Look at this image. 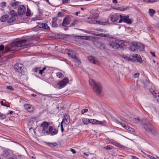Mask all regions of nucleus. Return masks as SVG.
Listing matches in <instances>:
<instances>
[{"mask_svg":"<svg viewBox=\"0 0 159 159\" xmlns=\"http://www.w3.org/2000/svg\"><path fill=\"white\" fill-rule=\"evenodd\" d=\"M89 82L92 87L93 86L94 91L98 94H100L101 92V85L99 82H95L93 79H89Z\"/></svg>","mask_w":159,"mask_h":159,"instance_id":"1","label":"nucleus"},{"mask_svg":"<svg viewBox=\"0 0 159 159\" xmlns=\"http://www.w3.org/2000/svg\"><path fill=\"white\" fill-rule=\"evenodd\" d=\"M98 17V15L97 14H94L92 15L91 17L88 18L87 20V22L90 24H102V22H99L97 21V19Z\"/></svg>","mask_w":159,"mask_h":159,"instance_id":"2","label":"nucleus"},{"mask_svg":"<svg viewBox=\"0 0 159 159\" xmlns=\"http://www.w3.org/2000/svg\"><path fill=\"white\" fill-rule=\"evenodd\" d=\"M14 68L16 71L19 72L21 74L25 75L26 72V69L24 66L21 63H17L14 66Z\"/></svg>","mask_w":159,"mask_h":159,"instance_id":"3","label":"nucleus"},{"mask_svg":"<svg viewBox=\"0 0 159 159\" xmlns=\"http://www.w3.org/2000/svg\"><path fill=\"white\" fill-rule=\"evenodd\" d=\"M144 128L147 132L150 133L153 135H156L157 134L156 129L150 124H148L147 123H146L144 126Z\"/></svg>","mask_w":159,"mask_h":159,"instance_id":"4","label":"nucleus"},{"mask_svg":"<svg viewBox=\"0 0 159 159\" xmlns=\"http://www.w3.org/2000/svg\"><path fill=\"white\" fill-rule=\"evenodd\" d=\"M41 126L42 128L43 133L44 134H48L50 129V126H49L48 123L47 122L44 121L41 124Z\"/></svg>","mask_w":159,"mask_h":159,"instance_id":"5","label":"nucleus"},{"mask_svg":"<svg viewBox=\"0 0 159 159\" xmlns=\"http://www.w3.org/2000/svg\"><path fill=\"white\" fill-rule=\"evenodd\" d=\"M120 20L119 21V23H121L122 21L124 22H126L127 24H130L131 22V20L129 19V16H122L121 15H120Z\"/></svg>","mask_w":159,"mask_h":159,"instance_id":"6","label":"nucleus"},{"mask_svg":"<svg viewBox=\"0 0 159 159\" xmlns=\"http://www.w3.org/2000/svg\"><path fill=\"white\" fill-rule=\"evenodd\" d=\"M27 40H20L16 41L15 43V44L16 47H25L28 45L26 43Z\"/></svg>","mask_w":159,"mask_h":159,"instance_id":"7","label":"nucleus"},{"mask_svg":"<svg viewBox=\"0 0 159 159\" xmlns=\"http://www.w3.org/2000/svg\"><path fill=\"white\" fill-rule=\"evenodd\" d=\"M68 81L69 80L67 78H65L61 81L58 84L57 87L59 89H60L64 87Z\"/></svg>","mask_w":159,"mask_h":159,"instance_id":"8","label":"nucleus"},{"mask_svg":"<svg viewBox=\"0 0 159 159\" xmlns=\"http://www.w3.org/2000/svg\"><path fill=\"white\" fill-rule=\"evenodd\" d=\"M116 44L117 49L119 48H122L124 46L127 45L128 43L125 41L119 39L116 40Z\"/></svg>","mask_w":159,"mask_h":159,"instance_id":"9","label":"nucleus"},{"mask_svg":"<svg viewBox=\"0 0 159 159\" xmlns=\"http://www.w3.org/2000/svg\"><path fill=\"white\" fill-rule=\"evenodd\" d=\"M26 11L25 7L23 5L20 6L18 8V13L19 15H22L25 14Z\"/></svg>","mask_w":159,"mask_h":159,"instance_id":"10","label":"nucleus"},{"mask_svg":"<svg viewBox=\"0 0 159 159\" xmlns=\"http://www.w3.org/2000/svg\"><path fill=\"white\" fill-rule=\"evenodd\" d=\"M49 133L48 134H51L52 135H54L57 134L58 133V130L54 128L52 126H50Z\"/></svg>","mask_w":159,"mask_h":159,"instance_id":"11","label":"nucleus"},{"mask_svg":"<svg viewBox=\"0 0 159 159\" xmlns=\"http://www.w3.org/2000/svg\"><path fill=\"white\" fill-rule=\"evenodd\" d=\"M119 17L120 15L118 14H112L110 16L111 20L112 22L116 21L118 20Z\"/></svg>","mask_w":159,"mask_h":159,"instance_id":"12","label":"nucleus"},{"mask_svg":"<svg viewBox=\"0 0 159 159\" xmlns=\"http://www.w3.org/2000/svg\"><path fill=\"white\" fill-rule=\"evenodd\" d=\"M89 123L94 124L103 125L104 122L102 121H99L97 120L93 119H89Z\"/></svg>","mask_w":159,"mask_h":159,"instance_id":"13","label":"nucleus"},{"mask_svg":"<svg viewBox=\"0 0 159 159\" xmlns=\"http://www.w3.org/2000/svg\"><path fill=\"white\" fill-rule=\"evenodd\" d=\"M88 60L90 62L93 63L94 64L98 65L99 64V61L97 59H95L93 56H90L88 57Z\"/></svg>","mask_w":159,"mask_h":159,"instance_id":"14","label":"nucleus"},{"mask_svg":"<svg viewBox=\"0 0 159 159\" xmlns=\"http://www.w3.org/2000/svg\"><path fill=\"white\" fill-rule=\"evenodd\" d=\"M24 108L29 112H31L33 111V107L32 105L27 104L24 105Z\"/></svg>","mask_w":159,"mask_h":159,"instance_id":"15","label":"nucleus"},{"mask_svg":"<svg viewBox=\"0 0 159 159\" xmlns=\"http://www.w3.org/2000/svg\"><path fill=\"white\" fill-rule=\"evenodd\" d=\"M66 52L67 53V54L69 56V57L72 58H73V57H75V52L71 50L67 49L66 50Z\"/></svg>","mask_w":159,"mask_h":159,"instance_id":"16","label":"nucleus"},{"mask_svg":"<svg viewBox=\"0 0 159 159\" xmlns=\"http://www.w3.org/2000/svg\"><path fill=\"white\" fill-rule=\"evenodd\" d=\"M70 19L68 17H66L63 20L62 25L63 26H66L70 24Z\"/></svg>","mask_w":159,"mask_h":159,"instance_id":"17","label":"nucleus"},{"mask_svg":"<svg viewBox=\"0 0 159 159\" xmlns=\"http://www.w3.org/2000/svg\"><path fill=\"white\" fill-rule=\"evenodd\" d=\"M122 126L126 129L128 130L131 132H134V129L131 128L127 125L123 124H122Z\"/></svg>","mask_w":159,"mask_h":159,"instance_id":"18","label":"nucleus"},{"mask_svg":"<svg viewBox=\"0 0 159 159\" xmlns=\"http://www.w3.org/2000/svg\"><path fill=\"white\" fill-rule=\"evenodd\" d=\"M38 27L39 28H42L44 29H47V30H49L50 28L46 24H43V23H39L38 25Z\"/></svg>","mask_w":159,"mask_h":159,"instance_id":"19","label":"nucleus"},{"mask_svg":"<svg viewBox=\"0 0 159 159\" xmlns=\"http://www.w3.org/2000/svg\"><path fill=\"white\" fill-rule=\"evenodd\" d=\"M36 120L35 117H33L31 118L28 123V125L30 126H33L34 124V122Z\"/></svg>","mask_w":159,"mask_h":159,"instance_id":"20","label":"nucleus"},{"mask_svg":"<svg viewBox=\"0 0 159 159\" xmlns=\"http://www.w3.org/2000/svg\"><path fill=\"white\" fill-rule=\"evenodd\" d=\"M68 116H64V118L63 119L61 123H62L63 125H67L69 122V120H68Z\"/></svg>","mask_w":159,"mask_h":159,"instance_id":"21","label":"nucleus"},{"mask_svg":"<svg viewBox=\"0 0 159 159\" xmlns=\"http://www.w3.org/2000/svg\"><path fill=\"white\" fill-rule=\"evenodd\" d=\"M132 57L134 58H136L138 62L140 63L142 62L141 57L138 56L137 54H133Z\"/></svg>","mask_w":159,"mask_h":159,"instance_id":"22","label":"nucleus"},{"mask_svg":"<svg viewBox=\"0 0 159 159\" xmlns=\"http://www.w3.org/2000/svg\"><path fill=\"white\" fill-rule=\"evenodd\" d=\"M73 59V61L76 63V65H79L80 64V61L79 60V58L76 56L72 58Z\"/></svg>","mask_w":159,"mask_h":159,"instance_id":"23","label":"nucleus"},{"mask_svg":"<svg viewBox=\"0 0 159 159\" xmlns=\"http://www.w3.org/2000/svg\"><path fill=\"white\" fill-rule=\"evenodd\" d=\"M9 18V16L7 15H5L2 16L0 19V20L2 22L7 21V19Z\"/></svg>","mask_w":159,"mask_h":159,"instance_id":"24","label":"nucleus"},{"mask_svg":"<svg viewBox=\"0 0 159 159\" xmlns=\"http://www.w3.org/2000/svg\"><path fill=\"white\" fill-rule=\"evenodd\" d=\"M46 69V67H43L42 70H40L39 68H35L34 69V70L35 72H39V74H40L41 75H42L44 70H45Z\"/></svg>","mask_w":159,"mask_h":159,"instance_id":"25","label":"nucleus"},{"mask_svg":"<svg viewBox=\"0 0 159 159\" xmlns=\"http://www.w3.org/2000/svg\"><path fill=\"white\" fill-rule=\"evenodd\" d=\"M110 45L114 49H117L116 44V40L115 42L110 41L109 42Z\"/></svg>","mask_w":159,"mask_h":159,"instance_id":"26","label":"nucleus"},{"mask_svg":"<svg viewBox=\"0 0 159 159\" xmlns=\"http://www.w3.org/2000/svg\"><path fill=\"white\" fill-rule=\"evenodd\" d=\"M57 21V18H55L52 19V25L53 27H57L58 25L56 23Z\"/></svg>","mask_w":159,"mask_h":159,"instance_id":"27","label":"nucleus"},{"mask_svg":"<svg viewBox=\"0 0 159 159\" xmlns=\"http://www.w3.org/2000/svg\"><path fill=\"white\" fill-rule=\"evenodd\" d=\"M18 2H11L10 4V5L11 7L13 8H16L18 6Z\"/></svg>","mask_w":159,"mask_h":159,"instance_id":"28","label":"nucleus"},{"mask_svg":"<svg viewBox=\"0 0 159 159\" xmlns=\"http://www.w3.org/2000/svg\"><path fill=\"white\" fill-rule=\"evenodd\" d=\"M16 20L15 17L11 16L9 19H7V22L8 23H11L13 22Z\"/></svg>","mask_w":159,"mask_h":159,"instance_id":"29","label":"nucleus"},{"mask_svg":"<svg viewBox=\"0 0 159 159\" xmlns=\"http://www.w3.org/2000/svg\"><path fill=\"white\" fill-rule=\"evenodd\" d=\"M9 14L11 15L12 16H18V14L16 12H15V11L13 10L10 11Z\"/></svg>","mask_w":159,"mask_h":159,"instance_id":"30","label":"nucleus"},{"mask_svg":"<svg viewBox=\"0 0 159 159\" xmlns=\"http://www.w3.org/2000/svg\"><path fill=\"white\" fill-rule=\"evenodd\" d=\"M76 38L77 39H85L87 40L89 38V37L88 36H77Z\"/></svg>","mask_w":159,"mask_h":159,"instance_id":"31","label":"nucleus"},{"mask_svg":"<svg viewBox=\"0 0 159 159\" xmlns=\"http://www.w3.org/2000/svg\"><path fill=\"white\" fill-rule=\"evenodd\" d=\"M56 75L57 77L60 78H62L64 77L63 74L60 72H59L56 73Z\"/></svg>","mask_w":159,"mask_h":159,"instance_id":"32","label":"nucleus"},{"mask_svg":"<svg viewBox=\"0 0 159 159\" xmlns=\"http://www.w3.org/2000/svg\"><path fill=\"white\" fill-rule=\"evenodd\" d=\"M149 13L151 16H152L155 13V11L152 9L149 10Z\"/></svg>","mask_w":159,"mask_h":159,"instance_id":"33","label":"nucleus"},{"mask_svg":"<svg viewBox=\"0 0 159 159\" xmlns=\"http://www.w3.org/2000/svg\"><path fill=\"white\" fill-rule=\"evenodd\" d=\"M93 34L94 35L100 36L101 37H106V34H104L103 33H94Z\"/></svg>","mask_w":159,"mask_h":159,"instance_id":"34","label":"nucleus"},{"mask_svg":"<svg viewBox=\"0 0 159 159\" xmlns=\"http://www.w3.org/2000/svg\"><path fill=\"white\" fill-rule=\"evenodd\" d=\"M118 10L121 11H124L127 9V7L123 6H121L118 7Z\"/></svg>","mask_w":159,"mask_h":159,"instance_id":"35","label":"nucleus"},{"mask_svg":"<svg viewBox=\"0 0 159 159\" xmlns=\"http://www.w3.org/2000/svg\"><path fill=\"white\" fill-rule=\"evenodd\" d=\"M47 143L48 145L51 147H54L56 146L57 145V144L56 143Z\"/></svg>","mask_w":159,"mask_h":159,"instance_id":"36","label":"nucleus"},{"mask_svg":"<svg viewBox=\"0 0 159 159\" xmlns=\"http://www.w3.org/2000/svg\"><path fill=\"white\" fill-rule=\"evenodd\" d=\"M152 94L153 95L154 97L156 98L157 97H159V93H156L154 91H153L151 92Z\"/></svg>","mask_w":159,"mask_h":159,"instance_id":"37","label":"nucleus"},{"mask_svg":"<svg viewBox=\"0 0 159 159\" xmlns=\"http://www.w3.org/2000/svg\"><path fill=\"white\" fill-rule=\"evenodd\" d=\"M133 121L136 124H138L140 120L139 118H134L133 119Z\"/></svg>","mask_w":159,"mask_h":159,"instance_id":"38","label":"nucleus"},{"mask_svg":"<svg viewBox=\"0 0 159 159\" xmlns=\"http://www.w3.org/2000/svg\"><path fill=\"white\" fill-rule=\"evenodd\" d=\"M83 121L84 124L85 125L88 124L89 123V119H84L83 120Z\"/></svg>","mask_w":159,"mask_h":159,"instance_id":"39","label":"nucleus"},{"mask_svg":"<svg viewBox=\"0 0 159 159\" xmlns=\"http://www.w3.org/2000/svg\"><path fill=\"white\" fill-rule=\"evenodd\" d=\"M113 147L111 145H108L106 147H104V148L107 150H110L112 149Z\"/></svg>","mask_w":159,"mask_h":159,"instance_id":"40","label":"nucleus"},{"mask_svg":"<svg viewBox=\"0 0 159 159\" xmlns=\"http://www.w3.org/2000/svg\"><path fill=\"white\" fill-rule=\"evenodd\" d=\"M137 48V47L136 45H133L130 48V49L131 51H134Z\"/></svg>","mask_w":159,"mask_h":159,"instance_id":"41","label":"nucleus"},{"mask_svg":"<svg viewBox=\"0 0 159 159\" xmlns=\"http://www.w3.org/2000/svg\"><path fill=\"white\" fill-rule=\"evenodd\" d=\"M26 15V16H30L31 15L30 10L28 8L27 9Z\"/></svg>","mask_w":159,"mask_h":159,"instance_id":"42","label":"nucleus"},{"mask_svg":"<svg viewBox=\"0 0 159 159\" xmlns=\"http://www.w3.org/2000/svg\"><path fill=\"white\" fill-rule=\"evenodd\" d=\"M149 81L147 79H146L145 80L143 81V84L145 86H147V84H149Z\"/></svg>","mask_w":159,"mask_h":159,"instance_id":"43","label":"nucleus"},{"mask_svg":"<svg viewBox=\"0 0 159 159\" xmlns=\"http://www.w3.org/2000/svg\"><path fill=\"white\" fill-rule=\"evenodd\" d=\"M7 89L11 91H12L14 90V89L13 88V87L10 86H7Z\"/></svg>","mask_w":159,"mask_h":159,"instance_id":"44","label":"nucleus"},{"mask_svg":"<svg viewBox=\"0 0 159 159\" xmlns=\"http://www.w3.org/2000/svg\"><path fill=\"white\" fill-rule=\"evenodd\" d=\"M116 146H118L119 148H125V146L121 145L120 143H116Z\"/></svg>","mask_w":159,"mask_h":159,"instance_id":"45","label":"nucleus"},{"mask_svg":"<svg viewBox=\"0 0 159 159\" xmlns=\"http://www.w3.org/2000/svg\"><path fill=\"white\" fill-rule=\"evenodd\" d=\"M0 117L2 119H4L6 117V116L2 113H0Z\"/></svg>","mask_w":159,"mask_h":159,"instance_id":"46","label":"nucleus"},{"mask_svg":"<svg viewBox=\"0 0 159 159\" xmlns=\"http://www.w3.org/2000/svg\"><path fill=\"white\" fill-rule=\"evenodd\" d=\"M88 111V109H84L82 110L81 111V113L82 114H84L85 112H87Z\"/></svg>","mask_w":159,"mask_h":159,"instance_id":"47","label":"nucleus"},{"mask_svg":"<svg viewBox=\"0 0 159 159\" xmlns=\"http://www.w3.org/2000/svg\"><path fill=\"white\" fill-rule=\"evenodd\" d=\"M147 156L150 158V159H157L156 158H155V157L151 156V155H148V154L147 155Z\"/></svg>","mask_w":159,"mask_h":159,"instance_id":"48","label":"nucleus"},{"mask_svg":"<svg viewBox=\"0 0 159 159\" xmlns=\"http://www.w3.org/2000/svg\"><path fill=\"white\" fill-rule=\"evenodd\" d=\"M130 157L131 159H139L135 156H131Z\"/></svg>","mask_w":159,"mask_h":159,"instance_id":"49","label":"nucleus"},{"mask_svg":"<svg viewBox=\"0 0 159 159\" xmlns=\"http://www.w3.org/2000/svg\"><path fill=\"white\" fill-rule=\"evenodd\" d=\"M4 46L3 45H1L0 46V51H2L4 49Z\"/></svg>","mask_w":159,"mask_h":159,"instance_id":"50","label":"nucleus"},{"mask_svg":"<svg viewBox=\"0 0 159 159\" xmlns=\"http://www.w3.org/2000/svg\"><path fill=\"white\" fill-rule=\"evenodd\" d=\"M140 49L141 51H143L144 50V47L143 45L140 46Z\"/></svg>","mask_w":159,"mask_h":159,"instance_id":"51","label":"nucleus"},{"mask_svg":"<svg viewBox=\"0 0 159 159\" xmlns=\"http://www.w3.org/2000/svg\"><path fill=\"white\" fill-rule=\"evenodd\" d=\"M139 73H136L134 75V77L135 78H136L139 76Z\"/></svg>","mask_w":159,"mask_h":159,"instance_id":"52","label":"nucleus"},{"mask_svg":"<svg viewBox=\"0 0 159 159\" xmlns=\"http://www.w3.org/2000/svg\"><path fill=\"white\" fill-rule=\"evenodd\" d=\"M158 0H149V2L153 3L158 2Z\"/></svg>","mask_w":159,"mask_h":159,"instance_id":"53","label":"nucleus"},{"mask_svg":"<svg viewBox=\"0 0 159 159\" xmlns=\"http://www.w3.org/2000/svg\"><path fill=\"white\" fill-rule=\"evenodd\" d=\"M63 124H62V123H61V132H63L64 131V129L63 127Z\"/></svg>","mask_w":159,"mask_h":159,"instance_id":"54","label":"nucleus"},{"mask_svg":"<svg viewBox=\"0 0 159 159\" xmlns=\"http://www.w3.org/2000/svg\"><path fill=\"white\" fill-rule=\"evenodd\" d=\"M70 1V0H63V2L64 3H68Z\"/></svg>","mask_w":159,"mask_h":159,"instance_id":"55","label":"nucleus"},{"mask_svg":"<svg viewBox=\"0 0 159 159\" xmlns=\"http://www.w3.org/2000/svg\"><path fill=\"white\" fill-rule=\"evenodd\" d=\"M70 151L73 153V154H75L76 152L73 149H71Z\"/></svg>","mask_w":159,"mask_h":159,"instance_id":"56","label":"nucleus"},{"mask_svg":"<svg viewBox=\"0 0 159 159\" xmlns=\"http://www.w3.org/2000/svg\"><path fill=\"white\" fill-rule=\"evenodd\" d=\"M156 27L159 30V23H158L156 25Z\"/></svg>","mask_w":159,"mask_h":159,"instance_id":"57","label":"nucleus"},{"mask_svg":"<svg viewBox=\"0 0 159 159\" xmlns=\"http://www.w3.org/2000/svg\"><path fill=\"white\" fill-rule=\"evenodd\" d=\"M112 2L114 3H117V0H113Z\"/></svg>","mask_w":159,"mask_h":159,"instance_id":"58","label":"nucleus"},{"mask_svg":"<svg viewBox=\"0 0 159 159\" xmlns=\"http://www.w3.org/2000/svg\"><path fill=\"white\" fill-rule=\"evenodd\" d=\"M150 53L153 56H154V57H155V55L154 54V53H153V52H150Z\"/></svg>","mask_w":159,"mask_h":159,"instance_id":"59","label":"nucleus"},{"mask_svg":"<svg viewBox=\"0 0 159 159\" xmlns=\"http://www.w3.org/2000/svg\"><path fill=\"white\" fill-rule=\"evenodd\" d=\"M143 2H149V0H142Z\"/></svg>","mask_w":159,"mask_h":159,"instance_id":"60","label":"nucleus"},{"mask_svg":"<svg viewBox=\"0 0 159 159\" xmlns=\"http://www.w3.org/2000/svg\"><path fill=\"white\" fill-rule=\"evenodd\" d=\"M1 105L3 106H6V105H5L4 104V103H3V102L2 101L1 102Z\"/></svg>","mask_w":159,"mask_h":159,"instance_id":"61","label":"nucleus"},{"mask_svg":"<svg viewBox=\"0 0 159 159\" xmlns=\"http://www.w3.org/2000/svg\"><path fill=\"white\" fill-rule=\"evenodd\" d=\"M61 12H59L58 13V16H61Z\"/></svg>","mask_w":159,"mask_h":159,"instance_id":"62","label":"nucleus"},{"mask_svg":"<svg viewBox=\"0 0 159 159\" xmlns=\"http://www.w3.org/2000/svg\"><path fill=\"white\" fill-rule=\"evenodd\" d=\"M98 31H101V32H104V30H102V29H99Z\"/></svg>","mask_w":159,"mask_h":159,"instance_id":"63","label":"nucleus"},{"mask_svg":"<svg viewBox=\"0 0 159 159\" xmlns=\"http://www.w3.org/2000/svg\"><path fill=\"white\" fill-rule=\"evenodd\" d=\"M31 96H32L36 97V95L34 94H31Z\"/></svg>","mask_w":159,"mask_h":159,"instance_id":"64","label":"nucleus"}]
</instances>
